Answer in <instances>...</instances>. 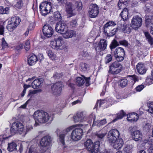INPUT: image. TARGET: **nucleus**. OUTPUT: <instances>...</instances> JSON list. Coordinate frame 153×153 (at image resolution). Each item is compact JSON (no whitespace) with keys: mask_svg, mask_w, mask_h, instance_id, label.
I'll return each instance as SVG.
<instances>
[{"mask_svg":"<svg viewBox=\"0 0 153 153\" xmlns=\"http://www.w3.org/2000/svg\"><path fill=\"white\" fill-rule=\"evenodd\" d=\"M119 131L114 129L109 131L108 136L107 142L117 150L120 149L124 144L123 139L119 138Z\"/></svg>","mask_w":153,"mask_h":153,"instance_id":"obj_1","label":"nucleus"},{"mask_svg":"<svg viewBox=\"0 0 153 153\" xmlns=\"http://www.w3.org/2000/svg\"><path fill=\"white\" fill-rule=\"evenodd\" d=\"M33 117L35 120V125L36 126L39 125L38 123H46L48 121L50 117L47 113L42 110H38L35 111Z\"/></svg>","mask_w":153,"mask_h":153,"instance_id":"obj_2","label":"nucleus"},{"mask_svg":"<svg viewBox=\"0 0 153 153\" xmlns=\"http://www.w3.org/2000/svg\"><path fill=\"white\" fill-rule=\"evenodd\" d=\"M100 145V142L97 141L93 143L92 140H87L84 143V146L91 153H99V147Z\"/></svg>","mask_w":153,"mask_h":153,"instance_id":"obj_3","label":"nucleus"},{"mask_svg":"<svg viewBox=\"0 0 153 153\" xmlns=\"http://www.w3.org/2000/svg\"><path fill=\"white\" fill-rule=\"evenodd\" d=\"M39 9L42 15L46 16L51 12L52 9V3L48 1L42 2L39 5Z\"/></svg>","mask_w":153,"mask_h":153,"instance_id":"obj_4","label":"nucleus"},{"mask_svg":"<svg viewBox=\"0 0 153 153\" xmlns=\"http://www.w3.org/2000/svg\"><path fill=\"white\" fill-rule=\"evenodd\" d=\"M51 45L52 48L57 50H62L66 47L63 39L61 36L55 39L54 41L51 42Z\"/></svg>","mask_w":153,"mask_h":153,"instance_id":"obj_5","label":"nucleus"},{"mask_svg":"<svg viewBox=\"0 0 153 153\" xmlns=\"http://www.w3.org/2000/svg\"><path fill=\"white\" fill-rule=\"evenodd\" d=\"M42 31L43 35H40L41 38L42 39L48 38L52 36L54 33L53 27L49 24H46L43 26Z\"/></svg>","mask_w":153,"mask_h":153,"instance_id":"obj_6","label":"nucleus"},{"mask_svg":"<svg viewBox=\"0 0 153 153\" xmlns=\"http://www.w3.org/2000/svg\"><path fill=\"white\" fill-rule=\"evenodd\" d=\"M116 61L112 63L109 66V72L113 74H117L120 73L123 69V66L119 62Z\"/></svg>","mask_w":153,"mask_h":153,"instance_id":"obj_7","label":"nucleus"},{"mask_svg":"<svg viewBox=\"0 0 153 153\" xmlns=\"http://www.w3.org/2000/svg\"><path fill=\"white\" fill-rule=\"evenodd\" d=\"M113 54L117 61L122 62L124 59L125 57V51L123 48L118 47L115 49Z\"/></svg>","mask_w":153,"mask_h":153,"instance_id":"obj_8","label":"nucleus"},{"mask_svg":"<svg viewBox=\"0 0 153 153\" xmlns=\"http://www.w3.org/2000/svg\"><path fill=\"white\" fill-rule=\"evenodd\" d=\"M83 131L81 128H76L72 131L71 138L73 141H76L80 140L83 135Z\"/></svg>","mask_w":153,"mask_h":153,"instance_id":"obj_9","label":"nucleus"},{"mask_svg":"<svg viewBox=\"0 0 153 153\" xmlns=\"http://www.w3.org/2000/svg\"><path fill=\"white\" fill-rule=\"evenodd\" d=\"M99 7L97 4H92L90 5L88 12L91 18H94L97 17L99 14Z\"/></svg>","mask_w":153,"mask_h":153,"instance_id":"obj_10","label":"nucleus"},{"mask_svg":"<svg viewBox=\"0 0 153 153\" xmlns=\"http://www.w3.org/2000/svg\"><path fill=\"white\" fill-rule=\"evenodd\" d=\"M142 19L138 16H134L131 21L130 24L131 28L136 30L140 27L142 23Z\"/></svg>","mask_w":153,"mask_h":153,"instance_id":"obj_11","label":"nucleus"},{"mask_svg":"<svg viewBox=\"0 0 153 153\" xmlns=\"http://www.w3.org/2000/svg\"><path fill=\"white\" fill-rule=\"evenodd\" d=\"M52 139L50 136L47 135L42 137L40 142L41 146L47 149L49 148L52 143Z\"/></svg>","mask_w":153,"mask_h":153,"instance_id":"obj_12","label":"nucleus"},{"mask_svg":"<svg viewBox=\"0 0 153 153\" xmlns=\"http://www.w3.org/2000/svg\"><path fill=\"white\" fill-rule=\"evenodd\" d=\"M62 84L61 82H57L51 87V89L54 95L58 96L61 93Z\"/></svg>","mask_w":153,"mask_h":153,"instance_id":"obj_13","label":"nucleus"},{"mask_svg":"<svg viewBox=\"0 0 153 153\" xmlns=\"http://www.w3.org/2000/svg\"><path fill=\"white\" fill-rule=\"evenodd\" d=\"M68 29V27L65 23L58 22L55 26V29L58 33L63 34Z\"/></svg>","mask_w":153,"mask_h":153,"instance_id":"obj_14","label":"nucleus"},{"mask_svg":"<svg viewBox=\"0 0 153 153\" xmlns=\"http://www.w3.org/2000/svg\"><path fill=\"white\" fill-rule=\"evenodd\" d=\"M107 45V42L106 40L103 39H101L97 46L95 47L96 51H102L106 49Z\"/></svg>","mask_w":153,"mask_h":153,"instance_id":"obj_15","label":"nucleus"},{"mask_svg":"<svg viewBox=\"0 0 153 153\" xmlns=\"http://www.w3.org/2000/svg\"><path fill=\"white\" fill-rule=\"evenodd\" d=\"M43 81L44 79L42 78L36 79L31 83L32 87L34 89L40 88L42 85Z\"/></svg>","mask_w":153,"mask_h":153,"instance_id":"obj_16","label":"nucleus"},{"mask_svg":"<svg viewBox=\"0 0 153 153\" xmlns=\"http://www.w3.org/2000/svg\"><path fill=\"white\" fill-rule=\"evenodd\" d=\"M134 133L131 134L133 139L135 141H141L142 139L143 135L140 131L137 130Z\"/></svg>","mask_w":153,"mask_h":153,"instance_id":"obj_17","label":"nucleus"},{"mask_svg":"<svg viewBox=\"0 0 153 153\" xmlns=\"http://www.w3.org/2000/svg\"><path fill=\"white\" fill-rule=\"evenodd\" d=\"M127 120L131 122H136L138 119L139 116L136 113L133 112L127 115Z\"/></svg>","mask_w":153,"mask_h":153,"instance_id":"obj_18","label":"nucleus"},{"mask_svg":"<svg viewBox=\"0 0 153 153\" xmlns=\"http://www.w3.org/2000/svg\"><path fill=\"white\" fill-rule=\"evenodd\" d=\"M129 14L128 10L127 8H124L119 15V16L124 22L127 21L128 19Z\"/></svg>","mask_w":153,"mask_h":153,"instance_id":"obj_19","label":"nucleus"},{"mask_svg":"<svg viewBox=\"0 0 153 153\" xmlns=\"http://www.w3.org/2000/svg\"><path fill=\"white\" fill-rule=\"evenodd\" d=\"M37 56L33 53L30 55V57L27 59V62L29 65H34L38 61Z\"/></svg>","mask_w":153,"mask_h":153,"instance_id":"obj_20","label":"nucleus"},{"mask_svg":"<svg viewBox=\"0 0 153 153\" xmlns=\"http://www.w3.org/2000/svg\"><path fill=\"white\" fill-rule=\"evenodd\" d=\"M106 133V132L104 131L103 130H101L98 131H97L95 133V135L99 140L100 141H103Z\"/></svg>","mask_w":153,"mask_h":153,"instance_id":"obj_21","label":"nucleus"},{"mask_svg":"<svg viewBox=\"0 0 153 153\" xmlns=\"http://www.w3.org/2000/svg\"><path fill=\"white\" fill-rule=\"evenodd\" d=\"M10 131L9 128H6L4 130V134L1 135V141L3 143L4 141L7 140L8 137L11 136Z\"/></svg>","mask_w":153,"mask_h":153,"instance_id":"obj_22","label":"nucleus"},{"mask_svg":"<svg viewBox=\"0 0 153 153\" xmlns=\"http://www.w3.org/2000/svg\"><path fill=\"white\" fill-rule=\"evenodd\" d=\"M75 35V31L73 30H68V29L63 34L62 36L64 38L68 39L71 38Z\"/></svg>","mask_w":153,"mask_h":153,"instance_id":"obj_23","label":"nucleus"},{"mask_svg":"<svg viewBox=\"0 0 153 153\" xmlns=\"http://www.w3.org/2000/svg\"><path fill=\"white\" fill-rule=\"evenodd\" d=\"M136 68L137 72L140 74H143L145 73L146 70L145 68L144 65L141 62H139L136 65Z\"/></svg>","mask_w":153,"mask_h":153,"instance_id":"obj_24","label":"nucleus"},{"mask_svg":"<svg viewBox=\"0 0 153 153\" xmlns=\"http://www.w3.org/2000/svg\"><path fill=\"white\" fill-rule=\"evenodd\" d=\"M13 126L16 127L18 132L20 134H22L23 131L24 126L22 124L19 122H16L13 124Z\"/></svg>","mask_w":153,"mask_h":153,"instance_id":"obj_25","label":"nucleus"},{"mask_svg":"<svg viewBox=\"0 0 153 153\" xmlns=\"http://www.w3.org/2000/svg\"><path fill=\"white\" fill-rule=\"evenodd\" d=\"M127 115V114L123 110H121L117 113L116 117L112 121L113 122H115L118 120L122 119L123 117L126 116Z\"/></svg>","mask_w":153,"mask_h":153,"instance_id":"obj_26","label":"nucleus"},{"mask_svg":"<svg viewBox=\"0 0 153 153\" xmlns=\"http://www.w3.org/2000/svg\"><path fill=\"white\" fill-rule=\"evenodd\" d=\"M8 146L7 149L10 152H12L17 150L16 147L17 145L15 142L12 141L8 144Z\"/></svg>","mask_w":153,"mask_h":153,"instance_id":"obj_27","label":"nucleus"},{"mask_svg":"<svg viewBox=\"0 0 153 153\" xmlns=\"http://www.w3.org/2000/svg\"><path fill=\"white\" fill-rule=\"evenodd\" d=\"M9 22H10L12 24L17 27L21 22V19L19 17L14 16L11 18V21Z\"/></svg>","mask_w":153,"mask_h":153,"instance_id":"obj_28","label":"nucleus"},{"mask_svg":"<svg viewBox=\"0 0 153 153\" xmlns=\"http://www.w3.org/2000/svg\"><path fill=\"white\" fill-rule=\"evenodd\" d=\"M83 114L82 112L77 113L76 115L74 117V121L75 122L81 121L84 117Z\"/></svg>","mask_w":153,"mask_h":153,"instance_id":"obj_29","label":"nucleus"},{"mask_svg":"<svg viewBox=\"0 0 153 153\" xmlns=\"http://www.w3.org/2000/svg\"><path fill=\"white\" fill-rule=\"evenodd\" d=\"M122 31L124 33L129 34L131 32V28L129 27V25L128 24H126L125 23L123 25Z\"/></svg>","mask_w":153,"mask_h":153,"instance_id":"obj_30","label":"nucleus"},{"mask_svg":"<svg viewBox=\"0 0 153 153\" xmlns=\"http://www.w3.org/2000/svg\"><path fill=\"white\" fill-rule=\"evenodd\" d=\"M119 45V43L115 39H114L110 45L109 47L111 49V53L113 54V50L116 47Z\"/></svg>","mask_w":153,"mask_h":153,"instance_id":"obj_31","label":"nucleus"},{"mask_svg":"<svg viewBox=\"0 0 153 153\" xmlns=\"http://www.w3.org/2000/svg\"><path fill=\"white\" fill-rule=\"evenodd\" d=\"M54 19L55 21L60 22L62 19V17L60 12L58 11H55L53 14Z\"/></svg>","mask_w":153,"mask_h":153,"instance_id":"obj_32","label":"nucleus"},{"mask_svg":"<svg viewBox=\"0 0 153 153\" xmlns=\"http://www.w3.org/2000/svg\"><path fill=\"white\" fill-rule=\"evenodd\" d=\"M116 23L112 21H109L107 22L104 25V32L105 33H106V31L105 29L108 28L109 27L113 26H114L116 25Z\"/></svg>","mask_w":153,"mask_h":153,"instance_id":"obj_33","label":"nucleus"},{"mask_svg":"<svg viewBox=\"0 0 153 153\" xmlns=\"http://www.w3.org/2000/svg\"><path fill=\"white\" fill-rule=\"evenodd\" d=\"M144 35L149 44L151 45L153 44V39L151 36L150 33L148 31L145 32H144Z\"/></svg>","mask_w":153,"mask_h":153,"instance_id":"obj_34","label":"nucleus"},{"mask_svg":"<svg viewBox=\"0 0 153 153\" xmlns=\"http://www.w3.org/2000/svg\"><path fill=\"white\" fill-rule=\"evenodd\" d=\"M76 84L79 86H82L85 83L83 78L81 77H77L76 79Z\"/></svg>","mask_w":153,"mask_h":153,"instance_id":"obj_35","label":"nucleus"},{"mask_svg":"<svg viewBox=\"0 0 153 153\" xmlns=\"http://www.w3.org/2000/svg\"><path fill=\"white\" fill-rule=\"evenodd\" d=\"M128 77H129V80L131 83V85H133L135 83L138 81L137 77L135 75H129Z\"/></svg>","mask_w":153,"mask_h":153,"instance_id":"obj_36","label":"nucleus"},{"mask_svg":"<svg viewBox=\"0 0 153 153\" xmlns=\"http://www.w3.org/2000/svg\"><path fill=\"white\" fill-rule=\"evenodd\" d=\"M80 67L82 71H87L89 68V65L88 64L82 62L80 63Z\"/></svg>","mask_w":153,"mask_h":153,"instance_id":"obj_37","label":"nucleus"},{"mask_svg":"<svg viewBox=\"0 0 153 153\" xmlns=\"http://www.w3.org/2000/svg\"><path fill=\"white\" fill-rule=\"evenodd\" d=\"M68 25L70 28L75 27L78 25L77 20L76 19H72L68 23Z\"/></svg>","mask_w":153,"mask_h":153,"instance_id":"obj_38","label":"nucleus"},{"mask_svg":"<svg viewBox=\"0 0 153 153\" xmlns=\"http://www.w3.org/2000/svg\"><path fill=\"white\" fill-rule=\"evenodd\" d=\"M128 84V80L126 79H123L119 81V85L122 88L125 87Z\"/></svg>","mask_w":153,"mask_h":153,"instance_id":"obj_39","label":"nucleus"},{"mask_svg":"<svg viewBox=\"0 0 153 153\" xmlns=\"http://www.w3.org/2000/svg\"><path fill=\"white\" fill-rule=\"evenodd\" d=\"M47 53L49 58L52 60L55 59L56 58V55L51 50L47 51Z\"/></svg>","mask_w":153,"mask_h":153,"instance_id":"obj_40","label":"nucleus"},{"mask_svg":"<svg viewBox=\"0 0 153 153\" xmlns=\"http://www.w3.org/2000/svg\"><path fill=\"white\" fill-rule=\"evenodd\" d=\"M16 27L14 25L12 24L10 22L8 21L7 25L6 28L10 32H13Z\"/></svg>","mask_w":153,"mask_h":153,"instance_id":"obj_41","label":"nucleus"},{"mask_svg":"<svg viewBox=\"0 0 153 153\" xmlns=\"http://www.w3.org/2000/svg\"><path fill=\"white\" fill-rule=\"evenodd\" d=\"M149 108L148 112L151 114H153V102L149 101L147 103Z\"/></svg>","mask_w":153,"mask_h":153,"instance_id":"obj_42","label":"nucleus"},{"mask_svg":"<svg viewBox=\"0 0 153 153\" xmlns=\"http://www.w3.org/2000/svg\"><path fill=\"white\" fill-rule=\"evenodd\" d=\"M132 148V146L130 145H126L124 148L123 150L126 153H131Z\"/></svg>","mask_w":153,"mask_h":153,"instance_id":"obj_43","label":"nucleus"},{"mask_svg":"<svg viewBox=\"0 0 153 153\" xmlns=\"http://www.w3.org/2000/svg\"><path fill=\"white\" fill-rule=\"evenodd\" d=\"M88 121L90 123H91L92 121H93V126H95V121L96 119L95 116L93 114H91L88 117Z\"/></svg>","mask_w":153,"mask_h":153,"instance_id":"obj_44","label":"nucleus"},{"mask_svg":"<svg viewBox=\"0 0 153 153\" xmlns=\"http://www.w3.org/2000/svg\"><path fill=\"white\" fill-rule=\"evenodd\" d=\"M76 8L78 11H80L82 8V4L81 1L79 0L78 1L76 2Z\"/></svg>","mask_w":153,"mask_h":153,"instance_id":"obj_45","label":"nucleus"},{"mask_svg":"<svg viewBox=\"0 0 153 153\" xmlns=\"http://www.w3.org/2000/svg\"><path fill=\"white\" fill-rule=\"evenodd\" d=\"M1 41L2 49H4L7 48H8V44L6 42L4 38H2Z\"/></svg>","mask_w":153,"mask_h":153,"instance_id":"obj_46","label":"nucleus"},{"mask_svg":"<svg viewBox=\"0 0 153 153\" xmlns=\"http://www.w3.org/2000/svg\"><path fill=\"white\" fill-rule=\"evenodd\" d=\"M151 5L149 3L146 4L144 7V11L146 13H149L151 12Z\"/></svg>","mask_w":153,"mask_h":153,"instance_id":"obj_47","label":"nucleus"},{"mask_svg":"<svg viewBox=\"0 0 153 153\" xmlns=\"http://www.w3.org/2000/svg\"><path fill=\"white\" fill-rule=\"evenodd\" d=\"M118 30V28H115L113 29L111 32L109 33H106L105 34H107V36L108 37H111L114 36V35H115L117 32V31Z\"/></svg>","mask_w":153,"mask_h":153,"instance_id":"obj_48","label":"nucleus"},{"mask_svg":"<svg viewBox=\"0 0 153 153\" xmlns=\"http://www.w3.org/2000/svg\"><path fill=\"white\" fill-rule=\"evenodd\" d=\"M118 43L120 45L126 47H128L129 44L128 42L125 39L120 40Z\"/></svg>","mask_w":153,"mask_h":153,"instance_id":"obj_49","label":"nucleus"},{"mask_svg":"<svg viewBox=\"0 0 153 153\" xmlns=\"http://www.w3.org/2000/svg\"><path fill=\"white\" fill-rule=\"evenodd\" d=\"M66 11L68 13V15L69 17L73 16L72 14L73 10L71 6H68L66 8Z\"/></svg>","mask_w":153,"mask_h":153,"instance_id":"obj_50","label":"nucleus"},{"mask_svg":"<svg viewBox=\"0 0 153 153\" xmlns=\"http://www.w3.org/2000/svg\"><path fill=\"white\" fill-rule=\"evenodd\" d=\"M82 76L83 77V79H84V81L85 82V85L86 86H89L91 84L90 82V80L91 79L90 77H86L84 75Z\"/></svg>","mask_w":153,"mask_h":153,"instance_id":"obj_51","label":"nucleus"},{"mask_svg":"<svg viewBox=\"0 0 153 153\" xmlns=\"http://www.w3.org/2000/svg\"><path fill=\"white\" fill-rule=\"evenodd\" d=\"M112 60V57L111 54H108L105 58V61L106 63L110 62Z\"/></svg>","mask_w":153,"mask_h":153,"instance_id":"obj_52","label":"nucleus"},{"mask_svg":"<svg viewBox=\"0 0 153 153\" xmlns=\"http://www.w3.org/2000/svg\"><path fill=\"white\" fill-rule=\"evenodd\" d=\"M1 14H7L8 13L9 10V7H6L5 8H4L3 7L1 6Z\"/></svg>","mask_w":153,"mask_h":153,"instance_id":"obj_53","label":"nucleus"},{"mask_svg":"<svg viewBox=\"0 0 153 153\" xmlns=\"http://www.w3.org/2000/svg\"><path fill=\"white\" fill-rule=\"evenodd\" d=\"M65 134H61L59 135V140L63 145H65Z\"/></svg>","mask_w":153,"mask_h":153,"instance_id":"obj_54","label":"nucleus"},{"mask_svg":"<svg viewBox=\"0 0 153 153\" xmlns=\"http://www.w3.org/2000/svg\"><path fill=\"white\" fill-rule=\"evenodd\" d=\"M23 5V1L22 0H19L18 1L15 5V7L18 8L20 9Z\"/></svg>","mask_w":153,"mask_h":153,"instance_id":"obj_55","label":"nucleus"},{"mask_svg":"<svg viewBox=\"0 0 153 153\" xmlns=\"http://www.w3.org/2000/svg\"><path fill=\"white\" fill-rule=\"evenodd\" d=\"M76 126V125H74L70 126L66 128V130L63 131V133H65L66 134H67L68 132L72 130Z\"/></svg>","mask_w":153,"mask_h":153,"instance_id":"obj_56","label":"nucleus"},{"mask_svg":"<svg viewBox=\"0 0 153 153\" xmlns=\"http://www.w3.org/2000/svg\"><path fill=\"white\" fill-rule=\"evenodd\" d=\"M30 48L29 40H27L25 42V48L26 51L30 49Z\"/></svg>","mask_w":153,"mask_h":153,"instance_id":"obj_57","label":"nucleus"},{"mask_svg":"<svg viewBox=\"0 0 153 153\" xmlns=\"http://www.w3.org/2000/svg\"><path fill=\"white\" fill-rule=\"evenodd\" d=\"M16 128V126H13V125H12V126L11 127L10 129L11 135H13L18 132Z\"/></svg>","mask_w":153,"mask_h":153,"instance_id":"obj_58","label":"nucleus"},{"mask_svg":"<svg viewBox=\"0 0 153 153\" xmlns=\"http://www.w3.org/2000/svg\"><path fill=\"white\" fill-rule=\"evenodd\" d=\"M117 5L118 7L120 9H121L123 8H126L125 7L127 6V5L126 4H124V3H123L122 2H120V0L118 3Z\"/></svg>","mask_w":153,"mask_h":153,"instance_id":"obj_59","label":"nucleus"},{"mask_svg":"<svg viewBox=\"0 0 153 153\" xmlns=\"http://www.w3.org/2000/svg\"><path fill=\"white\" fill-rule=\"evenodd\" d=\"M146 82L148 85H150L153 83V78L148 77L146 80Z\"/></svg>","mask_w":153,"mask_h":153,"instance_id":"obj_60","label":"nucleus"},{"mask_svg":"<svg viewBox=\"0 0 153 153\" xmlns=\"http://www.w3.org/2000/svg\"><path fill=\"white\" fill-rule=\"evenodd\" d=\"M137 127L136 126H131L129 128V131L131 132V134L134 133L136 131Z\"/></svg>","mask_w":153,"mask_h":153,"instance_id":"obj_61","label":"nucleus"},{"mask_svg":"<svg viewBox=\"0 0 153 153\" xmlns=\"http://www.w3.org/2000/svg\"><path fill=\"white\" fill-rule=\"evenodd\" d=\"M144 88V86L143 85H138L136 88L135 89L137 91H140L142 90Z\"/></svg>","mask_w":153,"mask_h":153,"instance_id":"obj_62","label":"nucleus"},{"mask_svg":"<svg viewBox=\"0 0 153 153\" xmlns=\"http://www.w3.org/2000/svg\"><path fill=\"white\" fill-rule=\"evenodd\" d=\"M62 73H56L55 74H54L53 75V77L57 78L59 79L60 78L62 77Z\"/></svg>","mask_w":153,"mask_h":153,"instance_id":"obj_63","label":"nucleus"},{"mask_svg":"<svg viewBox=\"0 0 153 153\" xmlns=\"http://www.w3.org/2000/svg\"><path fill=\"white\" fill-rule=\"evenodd\" d=\"M23 44H22L16 46L15 48L17 51H19L22 49L23 48Z\"/></svg>","mask_w":153,"mask_h":153,"instance_id":"obj_64","label":"nucleus"}]
</instances>
